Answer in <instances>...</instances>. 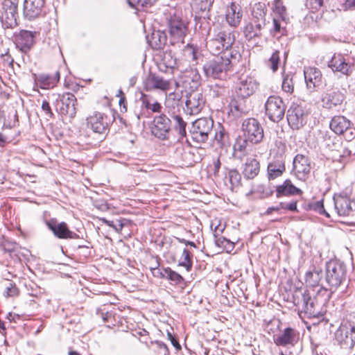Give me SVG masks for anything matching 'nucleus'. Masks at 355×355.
I'll list each match as a JSON object with an SVG mask.
<instances>
[{
  "label": "nucleus",
  "instance_id": "a19ab883",
  "mask_svg": "<svg viewBox=\"0 0 355 355\" xmlns=\"http://www.w3.org/2000/svg\"><path fill=\"white\" fill-rule=\"evenodd\" d=\"M225 179L229 181L232 189L241 185V176L238 171L235 169L230 170Z\"/></svg>",
  "mask_w": 355,
  "mask_h": 355
},
{
  "label": "nucleus",
  "instance_id": "aec40b11",
  "mask_svg": "<svg viewBox=\"0 0 355 355\" xmlns=\"http://www.w3.org/2000/svg\"><path fill=\"white\" fill-rule=\"evenodd\" d=\"M46 225L49 230H51L55 236L61 239H79V236L71 230H69L67 224L65 222H61L58 223L56 219L53 218L49 221H46Z\"/></svg>",
  "mask_w": 355,
  "mask_h": 355
},
{
  "label": "nucleus",
  "instance_id": "052dcab7",
  "mask_svg": "<svg viewBox=\"0 0 355 355\" xmlns=\"http://www.w3.org/2000/svg\"><path fill=\"white\" fill-rule=\"evenodd\" d=\"M42 110L45 113L46 116L51 118L53 116V113L51 110L50 104L48 101L43 100L42 103Z\"/></svg>",
  "mask_w": 355,
  "mask_h": 355
},
{
  "label": "nucleus",
  "instance_id": "4468645a",
  "mask_svg": "<svg viewBox=\"0 0 355 355\" xmlns=\"http://www.w3.org/2000/svg\"><path fill=\"white\" fill-rule=\"evenodd\" d=\"M76 98L71 93H65L62 96L58 95L56 107L61 115L73 119L76 114Z\"/></svg>",
  "mask_w": 355,
  "mask_h": 355
},
{
  "label": "nucleus",
  "instance_id": "864d4df0",
  "mask_svg": "<svg viewBox=\"0 0 355 355\" xmlns=\"http://www.w3.org/2000/svg\"><path fill=\"white\" fill-rule=\"evenodd\" d=\"M279 51H275L272 54L271 57L268 60V63L270 64V69L272 71H276L279 67Z\"/></svg>",
  "mask_w": 355,
  "mask_h": 355
},
{
  "label": "nucleus",
  "instance_id": "58836bf2",
  "mask_svg": "<svg viewBox=\"0 0 355 355\" xmlns=\"http://www.w3.org/2000/svg\"><path fill=\"white\" fill-rule=\"evenodd\" d=\"M338 340L342 348L352 349L355 345V335H350L348 331L345 333V336L340 334Z\"/></svg>",
  "mask_w": 355,
  "mask_h": 355
},
{
  "label": "nucleus",
  "instance_id": "4d7b16f0",
  "mask_svg": "<svg viewBox=\"0 0 355 355\" xmlns=\"http://www.w3.org/2000/svg\"><path fill=\"white\" fill-rule=\"evenodd\" d=\"M226 88L224 86L216 84L211 87V92L214 97H219L224 95L226 92Z\"/></svg>",
  "mask_w": 355,
  "mask_h": 355
},
{
  "label": "nucleus",
  "instance_id": "37998d69",
  "mask_svg": "<svg viewBox=\"0 0 355 355\" xmlns=\"http://www.w3.org/2000/svg\"><path fill=\"white\" fill-rule=\"evenodd\" d=\"M184 56L189 61H197L198 60L200 53H198L196 46L193 44H187L183 50Z\"/></svg>",
  "mask_w": 355,
  "mask_h": 355
},
{
  "label": "nucleus",
  "instance_id": "2eb2a0df",
  "mask_svg": "<svg viewBox=\"0 0 355 355\" xmlns=\"http://www.w3.org/2000/svg\"><path fill=\"white\" fill-rule=\"evenodd\" d=\"M328 67L334 73H340L346 77L351 76L354 71V64L341 53H334L328 62Z\"/></svg>",
  "mask_w": 355,
  "mask_h": 355
},
{
  "label": "nucleus",
  "instance_id": "39448f33",
  "mask_svg": "<svg viewBox=\"0 0 355 355\" xmlns=\"http://www.w3.org/2000/svg\"><path fill=\"white\" fill-rule=\"evenodd\" d=\"M169 40L172 44H183L188 31V24L180 17L171 16L167 22Z\"/></svg>",
  "mask_w": 355,
  "mask_h": 355
},
{
  "label": "nucleus",
  "instance_id": "b1692460",
  "mask_svg": "<svg viewBox=\"0 0 355 355\" xmlns=\"http://www.w3.org/2000/svg\"><path fill=\"white\" fill-rule=\"evenodd\" d=\"M180 82L184 88L193 91L200 85L201 76L197 69L191 68L182 72Z\"/></svg>",
  "mask_w": 355,
  "mask_h": 355
},
{
  "label": "nucleus",
  "instance_id": "13d9d810",
  "mask_svg": "<svg viewBox=\"0 0 355 355\" xmlns=\"http://www.w3.org/2000/svg\"><path fill=\"white\" fill-rule=\"evenodd\" d=\"M214 0H201L198 4L199 9L202 12H209L213 6Z\"/></svg>",
  "mask_w": 355,
  "mask_h": 355
},
{
  "label": "nucleus",
  "instance_id": "603ef678",
  "mask_svg": "<svg viewBox=\"0 0 355 355\" xmlns=\"http://www.w3.org/2000/svg\"><path fill=\"white\" fill-rule=\"evenodd\" d=\"M209 167L210 170L213 171L214 176L217 177L221 167L220 155L213 157L211 163L209 164Z\"/></svg>",
  "mask_w": 355,
  "mask_h": 355
},
{
  "label": "nucleus",
  "instance_id": "20e7f679",
  "mask_svg": "<svg viewBox=\"0 0 355 355\" xmlns=\"http://www.w3.org/2000/svg\"><path fill=\"white\" fill-rule=\"evenodd\" d=\"M226 53L220 56L215 57L207 60L202 66L203 74L207 78L225 79L227 72L232 69V59H236L237 55L240 56L238 52Z\"/></svg>",
  "mask_w": 355,
  "mask_h": 355
},
{
  "label": "nucleus",
  "instance_id": "8fccbe9b",
  "mask_svg": "<svg viewBox=\"0 0 355 355\" xmlns=\"http://www.w3.org/2000/svg\"><path fill=\"white\" fill-rule=\"evenodd\" d=\"M248 141L246 139V138L239 139L236 141V142L233 146V149H234L233 155L235 157H238V158L241 157V155H239V153H241L245 150Z\"/></svg>",
  "mask_w": 355,
  "mask_h": 355
},
{
  "label": "nucleus",
  "instance_id": "2f4dec72",
  "mask_svg": "<svg viewBox=\"0 0 355 355\" xmlns=\"http://www.w3.org/2000/svg\"><path fill=\"white\" fill-rule=\"evenodd\" d=\"M304 78L309 88H314L321 82L320 71L315 67H309L304 70Z\"/></svg>",
  "mask_w": 355,
  "mask_h": 355
},
{
  "label": "nucleus",
  "instance_id": "4c0bfd02",
  "mask_svg": "<svg viewBox=\"0 0 355 355\" xmlns=\"http://www.w3.org/2000/svg\"><path fill=\"white\" fill-rule=\"evenodd\" d=\"M322 272L321 270L308 271L305 274V282L307 286L317 287L322 279Z\"/></svg>",
  "mask_w": 355,
  "mask_h": 355
},
{
  "label": "nucleus",
  "instance_id": "a878e982",
  "mask_svg": "<svg viewBox=\"0 0 355 355\" xmlns=\"http://www.w3.org/2000/svg\"><path fill=\"white\" fill-rule=\"evenodd\" d=\"M242 17L243 12L240 5L232 2L227 7L225 13L227 24L232 27H237L241 21Z\"/></svg>",
  "mask_w": 355,
  "mask_h": 355
},
{
  "label": "nucleus",
  "instance_id": "09e8293b",
  "mask_svg": "<svg viewBox=\"0 0 355 355\" xmlns=\"http://www.w3.org/2000/svg\"><path fill=\"white\" fill-rule=\"evenodd\" d=\"M274 11L279 15L282 21H285L287 19L286 8L283 5L282 0L274 1Z\"/></svg>",
  "mask_w": 355,
  "mask_h": 355
},
{
  "label": "nucleus",
  "instance_id": "3c124183",
  "mask_svg": "<svg viewBox=\"0 0 355 355\" xmlns=\"http://www.w3.org/2000/svg\"><path fill=\"white\" fill-rule=\"evenodd\" d=\"M309 208L310 209L318 212L320 215L325 216L327 218L329 217V214H328V212L326 211L324 207L323 200L315 201L310 203Z\"/></svg>",
  "mask_w": 355,
  "mask_h": 355
},
{
  "label": "nucleus",
  "instance_id": "ddd939ff",
  "mask_svg": "<svg viewBox=\"0 0 355 355\" xmlns=\"http://www.w3.org/2000/svg\"><path fill=\"white\" fill-rule=\"evenodd\" d=\"M242 128L245 138L251 144H257L262 141L263 129L257 119L254 118L245 119L242 124Z\"/></svg>",
  "mask_w": 355,
  "mask_h": 355
},
{
  "label": "nucleus",
  "instance_id": "79ce46f5",
  "mask_svg": "<svg viewBox=\"0 0 355 355\" xmlns=\"http://www.w3.org/2000/svg\"><path fill=\"white\" fill-rule=\"evenodd\" d=\"M19 295V289L16 284L13 282L9 281L5 286V289L3 295L6 297H16Z\"/></svg>",
  "mask_w": 355,
  "mask_h": 355
},
{
  "label": "nucleus",
  "instance_id": "f03ea898",
  "mask_svg": "<svg viewBox=\"0 0 355 355\" xmlns=\"http://www.w3.org/2000/svg\"><path fill=\"white\" fill-rule=\"evenodd\" d=\"M171 119L174 121V130L178 134V139H182L187 135V123L180 115L175 114L170 116L164 113L155 116L150 127L152 135L160 140L169 139L172 131Z\"/></svg>",
  "mask_w": 355,
  "mask_h": 355
},
{
  "label": "nucleus",
  "instance_id": "473e14b6",
  "mask_svg": "<svg viewBox=\"0 0 355 355\" xmlns=\"http://www.w3.org/2000/svg\"><path fill=\"white\" fill-rule=\"evenodd\" d=\"M259 162L254 157H249L244 164L243 174L247 179H253L259 172Z\"/></svg>",
  "mask_w": 355,
  "mask_h": 355
},
{
  "label": "nucleus",
  "instance_id": "e2e57ef3",
  "mask_svg": "<svg viewBox=\"0 0 355 355\" xmlns=\"http://www.w3.org/2000/svg\"><path fill=\"white\" fill-rule=\"evenodd\" d=\"M323 3V0H307L306 6H309L310 8L314 10H319Z\"/></svg>",
  "mask_w": 355,
  "mask_h": 355
},
{
  "label": "nucleus",
  "instance_id": "ea45409f",
  "mask_svg": "<svg viewBox=\"0 0 355 355\" xmlns=\"http://www.w3.org/2000/svg\"><path fill=\"white\" fill-rule=\"evenodd\" d=\"M214 236L215 243L218 247L225 250L227 252H231L234 250V243L233 242L223 236H217L216 234Z\"/></svg>",
  "mask_w": 355,
  "mask_h": 355
},
{
  "label": "nucleus",
  "instance_id": "c756f323",
  "mask_svg": "<svg viewBox=\"0 0 355 355\" xmlns=\"http://www.w3.org/2000/svg\"><path fill=\"white\" fill-rule=\"evenodd\" d=\"M286 171L285 161L279 158L270 162L268 165L267 175L269 180L281 177Z\"/></svg>",
  "mask_w": 355,
  "mask_h": 355
},
{
  "label": "nucleus",
  "instance_id": "69168bd1",
  "mask_svg": "<svg viewBox=\"0 0 355 355\" xmlns=\"http://www.w3.org/2000/svg\"><path fill=\"white\" fill-rule=\"evenodd\" d=\"M342 7L345 10H355V0H345Z\"/></svg>",
  "mask_w": 355,
  "mask_h": 355
},
{
  "label": "nucleus",
  "instance_id": "412c9836",
  "mask_svg": "<svg viewBox=\"0 0 355 355\" xmlns=\"http://www.w3.org/2000/svg\"><path fill=\"white\" fill-rule=\"evenodd\" d=\"M205 100L202 93L193 90L187 95L186 112L190 115L198 114L204 107Z\"/></svg>",
  "mask_w": 355,
  "mask_h": 355
},
{
  "label": "nucleus",
  "instance_id": "0eeeda50",
  "mask_svg": "<svg viewBox=\"0 0 355 355\" xmlns=\"http://www.w3.org/2000/svg\"><path fill=\"white\" fill-rule=\"evenodd\" d=\"M17 3L16 0H3L0 8V19L6 28L17 26Z\"/></svg>",
  "mask_w": 355,
  "mask_h": 355
},
{
  "label": "nucleus",
  "instance_id": "6ab92c4d",
  "mask_svg": "<svg viewBox=\"0 0 355 355\" xmlns=\"http://www.w3.org/2000/svg\"><path fill=\"white\" fill-rule=\"evenodd\" d=\"M45 0H24V15L29 19H35L45 15Z\"/></svg>",
  "mask_w": 355,
  "mask_h": 355
},
{
  "label": "nucleus",
  "instance_id": "338daca9",
  "mask_svg": "<svg viewBox=\"0 0 355 355\" xmlns=\"http://www.w3.org/2000/svg\"><path fill=\"white\" fill-rule=\"evenodd\" d=\"M167 337L176 349H181V345L179 344L178 341L175 339V338L173 336V334L171 332H167Z\"/></svg>",
  "mask_w": 355,
  "mask_h": 355
},
{
  "label": "nucleus",
  "instance_id": "7c9ffc66",
  "mask_svg": "<svg viewBox=\"0 0 355 355\" xmlns=\"http://www.w3.org/2000/svg\"><path fill=\"white\" fill-rule=\"evenodd\" d=\"M59 80L60 72L56 71L54 74H40L36 78L35 81L40 88L49 89L54 87Z\"/></svg>",
  "mask_w": 355,
  "mask_h": 355
},
{
  "label": "nucleus",
  "instance_id": "e433bc0d",
  "mask_svg": "<svg viewBox=\"0 0 355 355\" xmlns=\"http://www.w3.org/2000/svg\"><path fill=\"white\" fill-rule=\"evenodd\" d=\"M142 105L146 109L151 110L154 113H162V105L157 101L153 99L150 96L142 94L140 98Z\"/></svg>",
  "mask_w": 355,
  "mask_h": 355
},
{
  "label": "nucleus",
  "instance_id": "f704fd0d",
  "mask_svg": "<svg viewBox=\"0 0 355 355\" xmlns=\"http://www.w3.org/2000/svg\"><path fill=\"white\" fill-rule=\"evenodd\" d=\"M148 41L153 49L158 50L164 48L167 41V37L164 32L155 31L150 37H148Z\"/></svg>",
  "mask_w": 355,
  "mask_h": 355
},
{
  "label": "nucleus",
  "instance_id": "49530a36",
  "mask_svg": "<svg viewBox=\"0 0 355 355\" xmlns=\"http://www.w3.org/2000/svg\"><path fill=\"white\" fill-rule=\"evenodd\" d=\"M214 139L220 146H223L228 141L229 135L223 126H220L216 132Z\"/></svg>",
  "mask_w": 355,
  "mask_h": 355
},
{
  "label": "nucleus",
  "instance_id": "a18cd8bd",
  "mask_svg": "<svg viewBox=\"0 0 355 355\" xmlns=\"http://www.w3.org/2000/svg\"><path fill=\"white\" fill-rule=\"evenodd\" d=\"M195 20L196 21V25L200 24L199 28L202 31V33L205 35H209L211 31V26L209 22V15H207V17H195Z\"/></svg>",
  "mask_w": 355,
  "mask_h": 355
},
{
  "label": "nucleus",
  "instance_id": "393cba45",
  "mask_svg": "<svg viewBox=\"0 0 355 355\" xmlns=\"http://www.w3.org/2000/svg\"><path fill=\"white\" fill-rule=\"evenodd\" d=\"M300 334L296 329L287 327L274 338V342L279 346H294L298 342Z\"/></svg>",
  "mask_w": 355,
  "mask_h": 355
},
{
  "label": "nucleus",
  "instance_id": "5701e85b",
  "mask_svg": "<svg viewBox=\"0 0 355 355\" xmlns=\"http://www.w3.org/2000/svg\"><path fill=\"white\" fill-rule=\"evenodd\" d=\"M246 102L245 98L237 97L236 94L232 96L228 105V114L234 119L240 118L247 114L250 111V108L246 105Z\"/></svg>",
  "mask_w": 355,
  "mask_h": 355
},
{
  "label": "nucleus",
  "instance_id": "a211bd4d",
  "mask_svg": "<svg viewBox=\"0 0 355 355\" xmlns=\"http://www.w3.org/2000/svg\"><path fill=\"white\" fill-rule=\"evenodd\" d=\"M259 87V83L257 80L250 76H246L240 79L235 89V94L237 97L247 99L252 95Z\"/></svg>",
  "mask_w": 355,
  "mask_h": 355
},
{
  "label": "nucleus",
  "instance_id": "de8ad7c7",
  "mask_svg": "<svg viewBox=\"0 0 355 355\" xmlns=\"http://www.w3.org/2000/svg\"><path fill=\"white\" fill-rule=\"evenodd\" d=\"M164 273V279H168L175 284H179L184 280L183 277L180 274L172 270L170 268H166Z\"/></svg>",
  "mask_w": 355,
  "mask_h": 355
},
{
  "label": "nucleus",
  "instance_id": "1a4fd4ad",
  "mask_svg": "<svg viewBox=\"0 0 355 355\" xmlns=\"http://www.w3.org/2000/svg\"><path fill=\"white\" fill-rule=\"evenodd\" d=\"M214 121L210 118H200L196 119L191 130L193 140L205 143L208 140L209 134L212 132Z\"/></svg>",
  "mask_w": 355,
  "mask_h": 355
},
{
  "label": "nucleus",
  "instance_id": "680f3d73",
  "mask_svg": "<svg viewBox=\"0 0 355 355\" xmlns=\"http://www.w3.org/2000/svg\"><path fill=\"white\" fill-rule=\"evenodd\" d=\"M327 146L329 148V149L332 151L333 153H338V157H341L343 156V155L340 153V151L341 150H343V148L342 147L341 144L339 141L332 142V148L329 144H327Z\"/></svg>",
  "mask_w": 355,
  "mask_h": 355
},
{
  "label": "nucleus",
  "instance_id": "c03bdc74",
  "mask_svg": "<svg viewBox=\"0 0 355 355\" xmlns=\"http://www.w3.org/2000/svg\"><path fill=\"white\" fill-rule=\"evenodd\" d=\"M179 266L184 267L187 271H190L192 268L191 254L186 248L182 251V257L179 261Z\"/></svg>",
  "mask_w": 355,
  "mask_h": 355
},
{
  "label": "nucleus",
  "instance_id": "0e129e2a",
  "mask_svg": "<svg viewBox=\"0 0 355 355\" xmlns=\"http://www.w3.org/2000/svg\"><path fill=\"white\" fill-rule=\"evenodd\" d=\"M151 272L154 277L157 278H165V268H159L158 267L151 268Z\"/></svg>",
  "mask_w": 355,
  "mask_h": 355
},
{
  "label": "nucleus",
  "instance_id": "774afa93",
  "mask_svg": "<svg viewBox=\"0 0 355 355\" xmlns=\"http://www.w3.org/2000/svg\"><path fill=\"white\" fill-rule=\"evenodd\" d=\"M128 3L132 8L139 9V7H142L141 0H127Z\"/></svg>",
  "mask_w": 355,
  "mask_h": 355
},
{
  "label": "nucleus",
  "instance_id": "bf43d9fd",
  "mask_svg": "<svg viewBox=\"0 0 355 355\" xmlns=\"http://www.w3.org/2000/svg\"><path fill=\"white\" fill-rule=\"evenodd\" d=\"M279 207L281 209H286L292 211H297V201H291L289 203L280 202Z\"/></svg>",
  "mask_w": 355,
  "mask_h": 355
},
{
  "label": "nucleus",
  "instance_id": "5fc2aeb1",
  "mask_svg": "<svg viewBox=\"0 0 355 355\" xmlns=\"http://www.w3.org/2000/svg\"><path fill=\"white\" fill-rule=\"evenodd\" d=\"M286 24V21H280L279 19L274 18L273 19V28L272 30V33H281L282 35L284 34L285 28L282 24Z\"/></svg>",
  "mask_w": 355,
  "mask_h": 355
},
{
  "label": "nucleus",
  "instance_id": "cd10ccee",
  "mask_svg": "<svg viewBox=\"0 0 355 355\" xmlns=\"http://www.w3.org/2000/svg\"><path fill=\"white\" fill-rule=\"evenodd\" d=\"M345 99L344 94L340 91H331L323 94L322 97V106L331 109L340 105Z\"/></svg>",
  "mask_w": 355,
  "mask_h": 355
},
{
  "label": "nucleus",
  "instance_id": "bb28decb",
  "mask_svg": "<svg viewBox=\"0 0 355 355\" xmlns=\"http://www.w3.org/2000/svg\"><path fill=\"white\" fill-rule=\"evenodd\" d=\"M171 83L169 80L164 79L163 77L150 73L146 81V90L159 89L162 91H167L170 88Z\"/></svg>",
  "mask_w": 355,
  "mask_h": 355
},
{
  "label": "nucleus",
  "instance_id": "dca6fc26",
  "mask_svg": "<svg viewBox=\"0 0 355 355\" xmlns=\"http://www.w3.org/2000/svg\"><path fill=\"white\" fill-rule=\"evenodd\" d=\"M310 171L309 158L301 154L296 155L293 161V175L298 180L305 181L309 178Z\"/></svg>",
  "mask_w": 355,
  "mask_h": 355
},
{
  "label": "nucleus",
  "instance_id": "f3484780",
  "mask_svg": "<svg viewBox=\"0 0 355 355\" xmlns=\"http://www.w3.org/2000/svg\"><path fill=\"white\" fill-rule=\"evenodd\" d=\"M37 35L36 31L21 30L15 35V44L17 49L22 53H28L35 43V37Z\"/></svg>",
  "mask_w": 355,
  "mask_h": 355
},
{
  "label": "nucleus",
  "instance_id": "7ed1b4c3",
  "mask_svg": "<svg viewBox=\"0 0 355 355\" xmlns=\"http://www.w3.org/2000/svg\"><path fill=\"white\" fill-rule=\"evenodd\" d=\"M236 37L234 31L226 26L214 28L213 35L207 40V48L213 55H224L230 52H238L232 50Z\"/></svg>",
  "mask_w": 355,
  "mask_h": 355
},
{
  "label": "nucleus",
  "instance_id": "6e6552de",
  "mask_svg": "<svg viewBox=\"0 0 355 355\" xmlns=\"http://www.w3.org/2000/svg\"><path fill=\"white\" fill-rule=\"evenodd\" d=\"M114 120L112 116L98 112H94L87 119V125L90 126L94 132L101 135V140L105 138V135Z\"/></svg>",
  "mask_w": 355,
  "mask_h": 355
},
{
  "label": "nucleus",
  "instance_id": "9d476101",
  "mask_svg": "<svg viewBox=\"0 0 355 355\" xmlns=\"http://www.w3.org/2000/svg\"><path fill=\"white\" fill-rule=\"evenodd\" d=\"M308 114L304 106L293 103L286 114L288 125L293 130H299L306 124Z\"/></svg>",
  "mask_w": 355,
  "mask_h": 355
},
{
  "label": "nucleus",
  "instance_id": "6e6d98bb",
  "mask_svg": "<svg viewBox=\"0 0 355 355\" xmlns=\"http://www.w3.org/2000/svg\"><path fill=\"white\" fill-rule=\"evenodd\" d=\"M282 87L284 92L291 94L293 91V83L292 78H289L288 76L284 77Z\"/></svg>",
  "mask_w": 355,
  "mask_h": 355
},
{
  "label": "nucleus",
  "instance_id": "c9c22d12",
  "mask_svg": "<svg viewBox=\"0 0 355 355\" xmlns=\"http://www.w3.org/2000/svg\"><path fill=\"white\" fill-rule=\"evenodd\" d=\"M266 14L264 5L259 3L254 5L252 11V19L254 24H260L264 27L266 26Z\"/></svg>",
  "mask_w": 355,
  "mask_h": 355
},
{
  "label": "nucleus",
  "instance_id": "f257e3e1",
  "mask_svg": "<svg viewBox=\"0 0 355 355\" xmlns=\"http://www.w3.org/2000/svg\"><path fill=\"white\" fill-rule=\"evenodd\" d=\"M328 300L327 290L320 287L315 296L312 297L307 291L295 292L293 303L300 317L320 318L323 315V304Z\"/></svg>",
  "mask_w": 355,
  "mask_h": 355
},
{
  "label": "nucleus",
  "instance_id": "4be33fe9",
  "mask_svg": "<svg viewBox=\"0 0 355 355\" xmlns=\"http://www.w3.org/2000/svg\"><path fill=\"white\" fill-rule=\"evenodd\" d=\"M334 207L340 216H350L355 211V201L347 196H334Z\"/></svg>",
  "mask_w": 355,
  "mask_h": 355
},
{
  "label": "nucleus",
  "instance_id": "c85d7f7f",
  "mask_svg": "<svg viewBox=\"0 0 355 355\" xmlns=\"http://www.w3.org/2000/svg\"><path fill=\"white\" fill-rule=\"evenodd\" d=\"M302 194V191L300 189L296 187L289 179L284 180L282 184L277 185L276 187L277 198L295 195L300 196Z\"/></svg>",
  "mask_w": 355,
  "mask_h": 355
},
{
  "label": "nucleus",
  "instance_id": "f8f14e48",
  "mask_svg": "<svg viewBox=\"0 0 355 355\" xmlns=\"http://www.w3.org/2000/svg\"><path fill=\"white\" fill-rule=\"evenodd\" d=\"M265 109L270 120L277 123L284 116L286 105L280 97L270 96L265 103Z\"/></svg>",
  "mask_w": 355,
  "mask_h": 355
},
{
  "label": "nucleus",
  "instance_id": "423d86ee",
  "mask_svg": "<svg viewBox=\"0 0 355 355\" xmlns=\"http://www.w3.org/2000/svg\"><path fill=\"white\" fill-rule=\"evenodd\" d=\"M346 268L343 263L337 260H330L326 264V281L335 289L337 288L346 277Z\"/></svg>",
  "mask_w": 355,
  "mask_h": 355
},
{
  "label": "nucleus",
  "instance_id": "9b49d317",
  "mask_svg": "<svg viewBox=\"0 0 355 355\" xmlns=\"http://www.w3.org/2000/svg\"><path fill=\"white\" fill-rule=\"evenodd\" d=\"M330 128L337 135H343L347 141L355 137V128L351 121L343 116H335L330 121Z\"/></svg>",
  "mask_w": 355,
  "mask_h": 355
},
{
  "label": "nucleus",
  "instance_id": "72a5a7b5",
  "mask_svg": "<svg viewBox=\"0 0 355 355\" xmlns=\"http://www.w3.org/2000/svg\"><path fill=\"white\" fill-rule=\"evenodd\" d=\"M264 27L260 24H254L250 21L244 28L243 33L245 39L248 41L255 40L262 36L261 31Z\"/></svg>",
  "mask_w": 355,
  "mask_h": 355
}]
</instances>
